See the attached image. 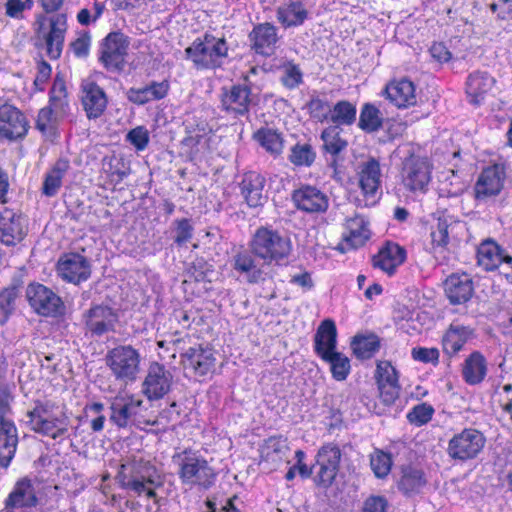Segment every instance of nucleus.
Returning <instances> with one entry per match:
<instances>
[{"instance_id": "f257e3e1", "label": "nucleus", "mask_w": 512, "mask_h": 512, "mask_svg": "<svg viewBox=\"0 0 512 512\" xmlns=\"http://www.w3.org/2000/svg\"><path fill=\"white\" fill-rule=\"evenodd\" d=\"M121 484L131 497L158 503V489L163 487V477L148 461L132 460L121 465Z\"/></svg>"}, {"instance_id": "f03ea898", "label": "nucleus", "mask_w": 512, "mask_h": 512, "mask_svg": "<svg viewBox=\"0 0 512 512\" xmlns=\"http://www.w3.org/2000/svg\"><path fill=\"white\" fill-rule=\"evenodd\" d=\"M172 461L183 485L207 489L214 484L216 473L199 452L186 449L175 453Z\"/></svg>"}, {"instance_id": "7ed1b4c3", "label": "nucleus", "mask_w": 512, "mask_h": 512, "mask_svg": "<svg viewBox=\"0 0 512 512\" xmlns=\"http://www.w3.org/2000/svg\"><path fill=\"white\" fill-rule=\"evenodd\" d=\"M185 57L196 69H216L221 67L227 59L228 45L224 37L205 33L185 49Z\"/></svg>"}, {"instance_id": "20e7f679", "label": "nucleus", "mask_w": 512, "mask_h": 512, "mask_svg": "<svg viewBox=\"0 0 512 512\" xmlns=\"http://www.w3.org/2000/svg\"><path fill=\"white\" fill-rule=\"evenodd\" d=\"M249 248L251 253L261 259L264 264H279L289 257L292 242L289 237L277 230L260 227L253 234Z\"/></svg>"}, {"instance_id": "39448f33", "label": "nucleus", "mask_w": 512, "mask_h": 512, "mask_svg": "<svg viewBox=\"0 0 512 512\" xmlns=\"http://www.w3.org/2000/svg\"><path fill=\"white\" fill-rule=\"evenodd\" d=\"M27 417L33 431L53 439L63 436L68 430L67 418L51 401L37 402Z\"/></svg>"}, {"instance_id": "423d86ee", "label": "nucleus", "mask_w": 512, "mask_h": 512, "mask_svg": "<svg viewBox=\"0 0 512 512\" xmlns=\"http://www.w3.org/2000/svg\"><path fill=\"white\" fill-rule=\"evenodd\" d=\"M4 370L0 368V465L7 467L16 452L17 429L10 419V395L4 384Z\"/></svg>"}, {"instance_id": "0eeeda50", "label": "nucleus", "mask_w": 512, "mask_h": 512, "mask_svg": "<svg viewBox=\"0 0 512 512\" xmlns=\"http://www.w3.org/2000/svg\"><path fill=\"white\" fill-rule=\"evenodd\" d=\"M106 365L119 382H134L141 371V355L131 345H120L106 355Z\"/></svg>"}, {"instance_id": "6e6552de", "label": "nucleus", "mask_w": 512, "mask_h": 512, "mask_svg": "<svg viewBox=\"0 0 512 512\" xmlns=\"http://www.w3.org/2000/svg\"><path fill=\"white\" fill-rule=\"evenodd\" d=\"M486 438L474 428H465L448 442L447 453L456 461L465 462L476 458L483 450Z\"/></svg>"}, {"instance_id": "1a4fd4ad", "label": "nucleus", "mask_w": 512, "mask_h": 512, "mask_svg": "<svg viewBox=\"0 0 512 512\" xmlns=\"http://www.w3.org/2000/svg\"><path fill=\"white\" fill-rule=\"evenodd\" d=\"M432 165L428 158L410 155L402 166L403 185L412 192H425L431 180Z\"/></svg>"}, {"instance_id": "9d476101", "label": "nucleus", "mask_w": 512, "mask_h": 512, "mask_svg": "<svg viewBox=\"0 0 512 512\" xmlns=\"http://www.w3.org/2000/svg\"><path fill=\"white\" fill-rule=\"evenodd\" d=\"M25 296L31 308L39 315L54 317L61 314L64 309L61 298L43 284H28Z\"/></svg>"}, {"instance_id": "9b49d317", "label": "nucleus", "mask_w": 512, "mask_h": 512, "mask_svg": "<svg viewBox=\"0 0 512 512\" xmlns=\"http://www.w3.org/2000/svg\"><path fill=\"white\" fill-rule=\"evenodd\" d=\"M507 163L503 159L488 165L480 172L474 190L477 199L498 195L505 183Z\"/></svg>"}, {"instance_id": "f8f14e48", "label": "nucleus", "mask_w": 512, "mask_h": 512, "mask_svg": "<svg viewBox=\"0 0 512 512\" xmlns=\"http://www.w3.org/2000/svg\"><path fill=\"white\" fill-rule=\"evenodd\" d=\"M28 234V221L20 212L9 208L0 211V242L8 247L21 243Z\"/></svg>"}, {"instance_id": "ddd939ff", "label": "nucleus", "mask_w": 512, "mask_h": 512, "mask_svg": "<svg viewBox=\"0 0 512 512\" xmlns=\"http://www.w3.org/2000/svg\"><path fill=\"white\" fill-rule=\"evenodd\" d=\"M173 375L162 364L153 362L149 365L142 383V392L149 400L163 398L171 390Z\"/></svg>"}, {"instance_id": "4468645a", "label": "nucleus", "mask_w": 512, "mask_h": 512, "mask_svg": "<svg viewBox=\"0 0 512 512\" xmlns=\"http://www.w3.org/2000/svg\"><path fill=\"white\" fill-rule=\"evenodd\" d=\"M358 183L365 199V205H374L381 195V170L377 160L370 158L359 165Z\"/></svg>"}, {"instance_id": "2eb2a0df", "label": "nucleus", "mask_w": 512, "mask_h": 512, "mask_svg": "<svg viewBox=\"0 0 512 512\" xmlns=\"http://www.w3.org/2000/svg\"><path fill=\"white\" fill-rule=\"evenodd\" d=\"M128 47L129 41L124 34L119 32L108 34L102 45L101 62L108 69H121L125 62Z\"/></svg>"}, {"instance_id": "dca6fc26", "label": "nucleus", "mask_w": 512, "mask_h": 512, "mask_svg": "<svg viewBox=\"0 0 512 512\" xmlns=\"http://www.w3.org/2000/svg\"><path fill=\"white\" fill-rule=\"evenodd\" d=\"M143 401L134 396H119L111 404L110 420L118 427L124 428L140 423Z\"/></svg>"}, {"instance_id": "f3484780", "label": "nucleus", "mask_w": 512, "mask_h": 512, "mask_svg": "<svg viewBox=\"0 0 512 512\" xmlns=\"http://www.w3.org/2000/svg\"><path fill=\"white\" fill-rule=\"evenodd\" d=\"M290 449L287 440L282 437H270L260 448L259 465L265 471H274L280 465L289 463Z\"/></svg>"}, {"instance_id": "a211bd4d", "label": "nucleus", "mask_w": 512, "mask_h": 512, "mask_svg": "<svg viewBox=\"0 0 512 512\" xmlns=\"http://www.w3.org/2000/svg\"><path fill=\"white\" fill-rule=\"evenodd\" d=\"M464 229L462 222L450 215L439 216L431 228V245L433 251L442 252L446 249L452 238H457Z\"/></svg>"}, {"instance_id": "6ab92c4d", "label": "nucleus", "mask_w": 512, "mask_h": 512, "mask_svg": "<svg viewBox=\"0 0 512 512\" xmlns=\"http://www.w3.org/2000/svg\"><path fill=\"white\" fill-rule=\"evenodd\" d=\"M57 273L63 280L77 284L87 280L91 270L84 256L70 253L65 254L58 260Z\"/></svg>"}, {"instance_id": "aec40b11", "label": "nucleus", "mask_w": 512, "mask_h": 512, "mask_svg": "<svg viewBox=\"0 0 512 512\" xmlns=\"http://www.w3.org/2000/svg\"><path fill=\"white\" fill-rule=\"evenodd\" d=\"M28 123L25 116L14 106H0V136L14 140L25 136Z\"/></svg>"}, {"instance_id": "412c9836", "label": "nucleus", "mask_w": 512, "mask_h": 512, "mask_svg": "<svg viewBox=\"0 0 512 512\" xmlns=\"http://www.w3.org/2000/svg\"><path fill=\"white\" fill-rule=\"evenodd\" d=\"M50 29L47 33L39 31L46 47V53L50 59H58L63 50L65 33L67 30V18L64 14H57L49 19Z\"/></svg>"}, {"instance_id": "4be33fe9", "label": "nucleus", "mask_w": 512, "mask_h": 512, "mask_svg": "<svg viewBox=\"0 0 512 512\" xmlns=\"http://www.w3.org/2000/svg\"><path fill=\"white\" fill-rule=\"evenodd\" d=\"M251 101V90L246 85L238 84L222 89L221 105L230 114L235 116L246 114Z\"/></svg>"}, {"instance_id": "5701e85b", "label": "nucleus", "mask_w": 512, "mask_h": 512, "mask_svg": "<svg viewBox=\"0 0 512 512\" xmlns=\"http://www.w3.org/2000/svg\"><path fill=\"white\" fill-rule=\"evenodd\" d=\"M369 222L359 213L354 212L345 219L342 234L343 244L349 248L363 246L370 238Z\"/></svg>"}, {"instance_id": "b1692460", "label": "nucleus", "mask_w": 512, "mask_h": 512, "mask_svg": "<svg viewBox=\"0 0 512 512\" xmlns=\"http://www.w3.org/2000/svg\"><path fill=\"white\" fill-rule=\"evenodd\" d=\"M117 322V313L108 306H94L85 314L86 328L98 336L114 331Z\"/></svg>"}, {"instance_id": "393cba45", "label": "nucleus", "mask_w": 512, "mask_h": 512, "mask_svg": "<svg viewBox=\"0 0 512 512\" xmlns=\"http://www.w3.org/2000/svg\"><path fill=\"white\" fill-rule=\"evenodd\" d=\"M340 460L341 451L336 444L329 443L320 448L316 463L320 468L318 476L322 484L332 483L337 475Z\"/></svg>"}, {"instance_id": "a878e982", "label": "nucleus", "mask_w": 512, "mask_h": 512, "mask_svg": "<svg viewBox=\"0 0 512 512\" xmlns=\"http://www.w3.org/2000/svg\"><path fill=\"white\" fill-rule=\"evenodd\" d=\"M292 199L297 208L309 213L325 212L329 200L325 193L314 186H302L295 190Z\"/></svg>"}, {"instance_id": "bb28decb", "label": "nucleus", "mask_w": 512, "mask_h": 512, "mask_svg": "<svg viewBox=\"0 0 512 512\" xmlns=\"http://www.w3.org/2000/svg\"><path fill=\"white\" fill-rule=\"evenodd\" d=\"M215 360L212 350L202 346L190 347L181 356L184 369L200 376H204L212 371L215 366Z\"/></svg>"}, {"instance_id": "cd10ccee", "label": "nucleus", "mask_w": 512, "mask_h": 512, "mask_svg": "<svg viewBox=\"0 0 512 512\" xmlns=\"http://www.w3.org/2000/svg\"><path fill=\"white\" fill-rule=\"evenodd\" d=\"M387 98L398 108L416 104L417 95L414 83L406 78L393 80L386 85Z\"/></svg>"}, {"instance_id": "c85d7f7f", "label": "nucleus", "mask_w": 512, "mask_h": 512, "mask_svg": "<svg viewBox=\"0 0 512 512\" xmlns=\"http://www.w3.org/2000/svg\"><path fill=\"white\" fill-rule=\"evenodd\" d=\"M447 298L452 304L467 302L473 293V284L468 274H452L444 284Z\"/></svg>"}, {"instance_id": "c756f323", "label": "nucleus", "mask_w": 512, "mask_h": 512, "mask_svg": "<svg viewBox=\"0 0 512 512\" xmlns=\"http://www.w3.org/2000/svg\"><path fill=\"white\" fill-rule=\"evenodd\" d=\"M495 82L494 77L487 72L475 71L471 73L466 82V93L470 102L479 105L490 94Z\"/></svg>"}, {"instance_id": "7c9ffc66", "label": "nucleus", "mask_w": 512, "mask_h": 512, "mask_svg": "<svg viewBox=\"0 0 512 512\" xmlns=\"http://www.w3.org/2000/svg\"><path fill=\"white\" fill-rule=\"evenodd\" d=\"M82 104L89 119L100 117L106 109L107 97L104 91L95 83L83 85Z\"/></svg>"}, {"instance_id": "2f4dec72", "label": "nucleus", "mask_w": 512, "mask_h": 512, "mask_svg": "<svg viewBox=\"0 0 512 512\" xmlns=\"http://www.w3.org/2000/svg\"><path fill=\"white\" fill-rule=\"evenodd\" d=\"M337 347V328L331 319H325L319 325L314 337V349L316 354L323 358L331 354Z\"/></svg>"}, {"instance_id": "473e14b6", "label": "nucleus", "mask_w": 512, "mask_h": 512, "mask_svg": "<svg viewBox=\"0 0 512 512\" xmlns=\"http://www.w3.org/2000/svg\"><path fill=\"white\" fill-rule=\"evenodd\" d=\"M264 185L265 178L260 173L250 171L244 174L241 181V193L250 207L263 205L265 201Z\"/></svg>"}, {"instance_id": "72a5a7b5", "label": "nucleus", "mask_w": 512, "mask_h": 512, "mask_svg": "<svg viewBox=\"0 0 512 512\" xmlns=\"http://www.w3.org/2000/svg\"><path fill=\"white\" fill-rule=\"evenodd\" d=\"M37 503L36 489L33 482L27 478L16 482L10 492L6 505L13 511L16 508L32 507Z\"/></svg>"}, {"instance_id": "f704fd0d", "label": "nucleus", "mask_w": 512, "mask_h": 512, "mask_svg": "<svg viewBox=\"0 0 512 512\" xmlns=\"http://www.w3.org/2000/svg\"><path fill=\"white\" fill-rule=\"evenodd\" d=\"M253 49L261 55H271L278 40L276 28L264 23L256 26L250 33Z\"/></svg>"}, {"instance_id": "c9c22d12", "label": "nucleus", "mask_w": 512, "mask_h": 512, "mask_svg": "<svg viewBox=\"0 0 512 512\" xmlns=\"http://www.w3.org/2000/svg\"><path fill=\"white\" fill-rule=\"evenodd\" d=\"M473 330L460 323H452L442 339L443 350L448 355L458 353L472 337Z\"/></svg>"}, {"instance_id": "e433bc0d", "label": "nucleus", "mask_w": 512, "mask_h": 512, "mask_svg": "<svg viewBox=\"0 0 512 512\" xmlns=\"http://www.w3.org/2000/svg\"><path fill=\"white\" fill-rule=\"evenodd\" d=\"M506 254L495 241L488 239L478 247L477 263L486 271H494L501 265Z\"/></svg>"}, {"instance_id": "4c0bfd02", "label": "nucleus", "mask_w": 512, "mask_h": 512, "mask_svg": "<svg viewBox=\"0 0 512 512\" xmlns=\"http://www.w3.org/2000/svg\"><path fill=\"white\" fill-rule=\"evenodd\" d=\"M405 250L395 243H388L374 259V265L391 275L405 260Z\"/></svg>"}, {"instance_id": "58836bf2", "label": "nucleus", "mask_w": 512, "mask_h": 512, "mask_svg": "<svg viewBox=\"0 0 512 512\" xmlns=\"http://www.w3.org/2000/svg\"><path fill=\"white\" fill-rule=\"evenodd\" d=\"M309 12L301 1H289L277 9V19L286 28L302 25Z\"/></svg>"}, {"instance_id": "ea45409f", "label": "nucleus", "mask_w": 512, "mask_h": 512, "mask_svg": "<svg viewBox=\"0 0 512 512\" xmlns=\"http://www.w3.org/2000/svg\"><path fill=\"white\" fill-rule=\"evenodd\" d=\"M169 90L167 82H154L149 86L143 88H131L127 91V98L129 101L143 105L150 101L160 100L164 98Z\"/></svg>"}, {"instance_id": "a19ab883", "label": "nucleus", "mask_w": 512, "mask_h": 512, "mask_svg": "<svg viewBox=\"0 0 512 512\" xmlns=\"http://www.w3.org/2000/svg\"><path fill=\"white\" fill-rule=\"evenodd\" d=\"M463 378L470 385L482 382L487 374V363L479 352H473L465 360L462 369Z\"/></svg>"}, {"instance_id": "79ce46f5", "label": "nucleus", "mask_w": 512, "mask_h": 512, "mask_svg": "<svg viewBox=\"0 0 512 512\" xmlns=\"http://www.w3.org/2000/svg\"><path fill=\"white\" fill-rule=\"evenodd\" d=\"M321 359L329 365L334 380L344 381L347 379L351 372V363L345 354L335 351Z\"/></svg>"}, {"instance_id": "37998d69", "label": "nucleus", "mask_w": 512, "mask_h": 512, "mask_svg": "<svg viewBox=\"0 0 512 512\" xmlns=\"http://www.w3.org/2000/svg\"><path fill=\"white\" fill-rule=\"evenodd\" d=\"M356 114L355 104L341 100L331 107L329 122L334 123L338 127L340 125L350 126L356 121Z\"/></svg>"}, {"instance_id": "c03bdc74", "label": "nucleus", "mask_w": 512, "mask_h": 512, "mask_svg": "<svg viewBox=\"0 0 512 512\" xmlns=\"http://www.w3.org/2000/svg\"><path fill=\"white\" fill-rule=\"evenodd\" d=\"M69 168L67 160H59L47 173L43 184V193L46 196H54L62 184V179Z\"/></svg>"}, {"instance_id": "a18cd8bd", "label": "nucleus", "mask_w": 512, "mask_h": 512, "mask_svg": "<svg viewBox=\"0 0 512 512\" xmlns=\"http://www.w3.org/2000/svg\"><path fill=\"white\" fill-rule=\"evenodd\" d=\"M233 266L235 270L245 274L249 282H257L262 276L261 269L247 251L239 252L234 257Z\"/></svg>"}, {"instance_id": "49530a36", "label": "nucleus", "mask_w": 512, "mask_h": 512, "mask_svg": "<svg viewBox=\"0 0 512 512\" xmlns=\"http://www.w3.org/2000/svg\"><path fill=\"white\" fill-rule=\"evenodd\" d=\"M358 125L362 130L367 132L378 130L382 125V117L379 109L373 104H364L360 112Z\"/></svg>"}, {"instance_id": "de8ad7c7", "label": "nucleus", "mask_w": 512, "mask_h": 512, "mask_svg": "<svg viewBox=\"0 0 512 512\" xmlns=\"http://www.w3.org/2000/svg\"><path fill=\"white\" fill-rule=\"evenodd\" d=\"M66 111H57L56 107L49 104L48 107L39 111L36 127L43 133H50L56 127L58 121L65 115Z\"/></svg>"}, {"instance_id": "09e8293b", "label": "nucleus", "mask_w": 512, "mask_h": 512, "mask_svg": "<svg viewBox=\"0 0 512 512\" xmlns=\"http://www.w3.org/2000/svg\"><path fill=\"white\" fill-rule=\"evenodd\" d=\"M354 354L361 359H368L379 349L376 336H356L351 343Z\"/></svg>"}, {"instance_id": "8fccbe9b", "label": "nucleus", "mask_w": 512, "mask_h": 512, "mask_svg": "<svg viewBox=\"0 0 512 512\" xmlns=\"http://www.w3.org/2000/svg\"><path fill=\"white\" fill-rule=\"evenodd\" d=\"M255 139L269 153L278 155L283 149L280 134L271 129H260L255 134Z\"/></svg>"}, {"instance_id": "3c124183", "label": "nucleus", "mask_w": 512, "mask_h": 512, "mask_svg": "<svg viewBox=\"0 0 512 512\" xmlns=\"http://www.w3.org/2000/svg\"><path fill=\"white\" fill-rule=\"evenodd\" d=\"M425 483L422 471L406 468L403 470V475L399 481V488L405 493H414L418 492Z\"/></svg>"}, {"instance_id": "603ef678", "label": "nucleus", "mask_w": 512, "mask_h": 512, "mask_svg": "<svg viewBox=\"0 0 512 512\" xmlns=\"http://www.w3.org/2000/svg\"><path fill=\"white\" fill-rule=\"evenodd\" d=\"M321 139L324 148L331 154H338L346 148L347 142L340 137V129L338 126H330L323 130Z\"/></svg>"}, {"instance_id": "864d4df0", "label": "nucleus", "mask_w": 512, "mask_h": 512, "mask_svg": "<svg viewBox=\"0 0 512 512\" xmlns=\"http://www.w3.org/2000/svg\"><path fill=\"white\" fill-rule=\"evenodd\" d=\"M17 298L16 287L5 288L0 292V324L6 323L14 312Z\"/></svg>"}, {"instance_id": "5fc2aeb1", "label": "nucleus", "mask_w": 512, "mask_h": 512, "mask_svg": "<svg viewBox=\"0 0 512 512\" xmlns=\"http://www.w3.org/2000/svg\"><path fill=\"white\" fill-rule=\"evenodd\" d=\"M370 464L375 476L378 478H384L391 470V456L383 451H375L371 455Z\"/></svg>"}, {"instance_id": "6e6d98bb", "label": "nucleus", "mask_w": 512, "mask_h": 512, "mask_svg": "<svg viewBox=\"0 0 512 512\" xmlns=\"http://www.w3.org/2000/svg\"><path fill=\"white\" fill-rule=\"evenodd\" d=\"M290 161L298 166H309L315 159V153L308 144H297L291 149Z\"/></svg>"}, {"instance_id": "4d7b16f0", "label": "nucleus", "mask_w": 512, "mask_h": 512, "mask_svg": "<svg viewBox=\"0 0 512 512\" xmlns=\"http://www.w3.org/2000/svg\"><path fill=\"white\" fill-rule=\"evenodd\" d=\"M331 105L330 103L319 97H312L311 100L307 103L308 111L314 119L324 122L329 121L331 115Z\"/></svg>"}, {"instance_id": "13d9d810", "label": "nucleus", "mask_w": 512, "mask_h": 512, "mask_svg": "<svg viewBox=\"0 0 512 512\" xmlns=\"http://www.w3.org/2000/svg\"><path fill=\"white\" fill-rule=\"evenodd\" d=\"M50 104L56 107L57 111H66L68 108L65 83L62 79L56 78L50 95Z\"/></svg>"}, {"instance_id": "bf43d9fd", "label": "nucleus", "mask_w": 512, "mask_h": 512, "mask_svg": "<svg viewBox=\"0 0 512 512\" xmlns=\"http://www.w3.org/2000/svg\"><path fill=\"white\" fill-rule=\"evenodd\" d=\"M434 414V408L427 403H421L413 407L407 414V418L411 424L422 426L427 424Z\"/></svg>"}, {"instance_id": "052dcab7", "label": "nucleus", "mask_w": 512, "mask_h": 512, "mask_svg": "<svg viewBox=\"0 0 512 512\" xmlns=\"http://www.w3.org/2000/svg\"><path fill=\"white\" fill-rule=\"evenodd\" d=\"M103 170L113 182L122 181L127 175L124 164L115 157L104 159Z\"/></svg>"}, {"instance_id": "680f3d73", "label": "nucleus", "mask_w": 512, "mask_h": 512, "mask_svg": "<svg viewBox=\"0 0 512 512\" xmlns=\"http://www.w3.org/2000/svg\"><path fill=\"white\" fill-rule=\"evenodd\" d=\"M281 81L289 89L296 88L302 82V72L300 68L292 63L283 66Z\"/></svg>"}, {"instance_id": "e2e57ef3", "label": "nucleus", "mask_w": 512, "mask_h": 512, "mask_svg": "<svg viewBox=\"0 0 512 512\" xmlns=\"http://www.w3.org/2000/svg\"><path fill=\"white\" fill-rule=\"evenodd\" d=\"M376 378L378 384L399 383L396 369L388 361H379Z\"/></svg>"}, {"instance_id": "0e129e2a", "label": "nucleus", "mask_w": 512, "mask_h": 512, "mask_svg": "<svg viewBox=\"0 0 512 512\" xmlns=\"http://www.w3.org/2000/svg\"><path fill=\"white\" fill-rule=\"evenodd\" d=\"M175 242L182 245L192 237L193 227L188 219H179L174 221Z\"/></svg>"}, {"instance_id": "69168bd1", "label": "nucleus", "mask_w": 512, "mask_h": 512, "mask_svg": "<svg viewBox=\"0 0 512 512\" xmlns=\"http://www.w3.org/2000/svg\"><path fill=\"white\" fill-rule=\"evenodd\" d=\"M127 140L134 145L137 150H144L149 142L148 131L142 126L136 127L127 134Z\"/></svg>"}, {"instance_id": "338daca9", "label": "nucleus", "mask_w": 512, "mask_h": 512, "mask_svg": "<svg viewBox=\"0 0 512 512\" xmlns=\"http://www.w3.org/2000/svg\"><path fill=\"white\" fill-rule=\"evenodd\" d=\"M411 355L414 360L422 363H437L439 359V351L436 348H413Z\"/></svg>"}, {"instance_id": "774afa93", "label": "nucleus", "mask_w": 512, "mask_h": 512, "mask_svg": "<svg viewBox=\"0 0 512 512\" xmlns=\"http://www.w3.org/2000/svg\"><path fill=\"white\" fill-rule=\"evenodd\" d=\"M388 502L383 496L372 495L363 504L361 512H386Z\"/></svg>"}]
</instances>
